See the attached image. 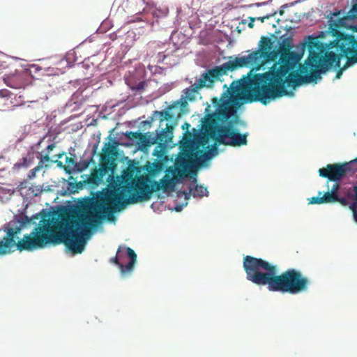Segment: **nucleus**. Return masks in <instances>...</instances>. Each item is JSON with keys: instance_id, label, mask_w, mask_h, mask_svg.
<instances>
[{"instance_id": "obj_1", "label": "nucleus", "mask_w": 357, "mask_h": 357, "mask_svg": "<svg viewBox=\"0 0 357 357\" xmlns=\"http://www.w3.org/2000/svg\"><path fill=\"white\" fill-rule=\"evenodd\" d=\"M148 175L132 177H117L111 187L103 194L99 201L92 202L80 209L73 210L64 220L65 227L60 234L73 232L78 245H82V252L84 249V235L90 232V229L97 227L101 221L107 218L112 220L114 213L123 209L128 204L149 201L153 192L163 190L173 191L181 176L180 170L169 167L160 181L152 180L165 167V163L158 160L146 165Z\"/></svg>"}, {"instance_id": "obj_2", "label": "nucleus", "mask_w": 357, "mask_h": 357, "mask_svg": "<svg viewBox=\"0 0 357 357\" xmlns=\"http://www.w3.org/2000/svg\"><path fill=\"white\" fill-rule=\"evenodd\" d=\"M289 38L282 40L278 50L279 60L264 73L255 74L250 78L252 87L246 95L250 102L266 105L271 100L289 94L288 87L295 89L302 84L317 82L321 79L335 61L340 62V56L327 52L326 43L317 38L309 36L308 56L303 65L299 63L303 53L291 51Z\"/></svg>"}, {"instance_id": "obj_3", "label": "nucleus", "mask_w": 357, "mask_h": 357, "mask_svg": "<svg viewBox=\"0 0 357 357\" xmlns=\"http://www.w3.org/2000/svg\"><path fill=\"white\" fill-rule=\"evenodd\" d=\"M63 222L53 218H42L38 225L29 234H25L22 239H18L17 234L22 230V225H12L11 222L4 225L6 233L3 241H0V255H4L16 247L20 251H33L43 248L47 244L59 245L63 243L66 248L75 254L82 253V245H78L76 238L73 239V232L60 234L57 229L62 228Z\"/></svg>"}, {"instance_id": "obj_4", "label": "nucleus", "mask_w": 357, "mask_h": 357, "mask_svg": "<svg viewBox=\"0 0 357 357\" xmlns=\"http://www.w3.org/2000/svg\"><path fill=\"white\" fill-rule=\"evenodd\" d=\"M243 268L248 280L259 286L267 285L271 291L295 295L306 291L310 284L300 271L289 268L278 274L276 265L261 258L244 257Z\"/></svg>"}, {"instance_id": "obj_5", "label": "nucleus", "mask_w": 357, "mask_h": 357, "mask_svg": "<svg viewBox=\"0 0 357 357\" xmlns=\"http://www.w3.org/2000/svg\"><path fill=\"white\" fill-rule=\"evenodd\" d=\"M250 77L245 79L243 82L240 81L233 82L230 87L227 89L220 98V103L218 105L216 112L208 115L204 121V130L208 134L210 133L209 119H213L218 126H223L219 122H226L234 114V109L232 107V104L235 100L241 98V96L245 93L244 99L246 102H250L246 98V95L249 90L252 89L250 84Z\"/></svg>"}, {"instance_id": "obj_6", "label": "nucleus", "mask_w": 357, "mask_h": 357, "mask_svg": "<svg viewBox=\"0 0 357 357\" xmlns=\"http://www.w3.org/2000/svg\"><path fill=\"white\" fill-rule=\"evenodd\" d=\"M273 43L270 38L261 36L259 43V50L252 52L247 56L236 57L224 63L229 71L235 70L239 68L252 66V71L255 68L259 70L266 61H273L278 58V52L272 50Z\"/></svg>"}, {"instance_id": "obj_7", "label": "nucleus", "mask_w": 357, "mask_h": 357, "mask_svg": "<svg viewBox=\"0 0 357 357\" xmlns=\"http://www.w3.org/2000/svg\"><path fill=\"white\" fill-rule=\"evenodd\" d=\"M337 33L338 35L336 40L326 44V46L327 47V52H333L335 55L340 56L338 66L337 62L335 61L328 70L333 67L340 68L342 58L346 57L347 59L344 66L340 68L336 73L335 78L340 79L342 72L348 66L352 63H357V40L351 35L339 32H337Z\"/></svg>"}, {"instance_id": "obj_8", "label": "nucleus", "mask_w": 357, "mask_h": 357, "mask_svg": "<svg viewBox=\"0 0 357 357\" xmlns=\"http://www.w3.org/2000/svg\"><path fill=\"white\" fill-rule=\"evenodd\" d=\"M210 133L207 135L214 139L219 144L231 146L247 145V134L239 133L237 128L233 127L231 122L223 126H218L213 119H208Z\"/></svg>"}, {"instance_id": "obj_9", "label": "nucleus", "mask_w": 357, "mask_h": 357, "mask_svg": "<svg viewBox=\"0 0 357 357\" xmlns=\"http://www.w3.org/2000/svg\"><path fill=\"white\" fill-rule=\"evenodd\" d=\"M114 150L115 146L111 145L109 143H106L102 148L103 155L100 156V162L99 168H94L91 170L89 175H84L85 178L83 182L87 184L90 188H96L103 182V178L108 174L107 181L113 178V173L116 167L114 161L112 160L109 156Z\"/></svg>"}, {"instance_id": "obj_10", "label": "nucleus", "mask_w": 357, "mask_h": 357, "mask_svg": "<svg viewBox=\"0 0 357 357\" xmlns=\"http://www.w3.org/2000/svg\"><path fill=\"white\" fill-rule=\"evenodd\" d=\"M228 71L225 63L208 70L195 83L185 90V98L190 101L194 100L200 89L212 87L213 84L219 80L221 76L227 75Z\"/></svg>"}, {"instance_id": "obj_11", "label": "nucleus", "mask_w": 357, "mask_h": 357, "mask_svg": "<svg viewBox=\"0 0 357 357\" xmlns=\"http://www.w3.org/2000/svg\"><path fill=\"white\" fill-rule=\"evenodd\" d=\"M357 158L349 162L327 165L326 167L319 169L321 177L326 178L331 181H337L347 174L357 171Z\"/></svg>"}, {"instance_id": "obj_12", "label": "nucleus", "mask_w": 357, "mask_h": 357, "mask_svg": "<svg viewBox=\"0 0 357 357\" xmlns=\"http://www.w3.org/2000/svg\"><path fill=\"white\" fill-rule=\"evenodd\" d=\"M111 261L119 266L121 275L126 277L133 271L137 261V255L130 248L119 246L116 257L111 259Z\"/></svg>"}, {"instance_id": "obj_13", "label": "nucleus", "mask_w": 357, "mask_h": 357, "mask_svg": "<svg viewBox=\"0 0 357 357\" xmlns=\"http://www.w3.org/2000/svg\"><path fill=\"white\" fill-rule=\"evenodd\" d=\"M187 106L186 100L181 98L169 105L165 110L155 111L153 116H159L160 126L162 127L164 121H172L179 117Z\"/></svg>"}, {"instance_id": "obj_14", "label": "nucleus", "mask_w": 357, "mask_h": 357, "mask_svg": "<svg viewBox=\"0 0 357 357\" xmlns=\"http://www.w3.org/2000/svg\"><path fill=\"white\" fill-rule=\"evenodd\" d=\"M173 130L174 126L166 123L165 128H162V126L161 127L160 133L154 134L153 132H146L147 141L146 146H151L156 144H162L168 143L173 137Z\"/></svg>"}, {"instance_id": "obj_15", "label": "nucleus", "mask_w": 357, "mask_h": 357, "mask_svg": "<svg viewBox=\"0 0 357 357\" xmlns=\"http://www.w3.org/2000/svg\"><path fill=\"white\" fill-rule=\"evenodd\" d=\"M217 150L215 146L207 151L199 149L198 146L190 144L188 149L185 151V155L191 163H201L205 160H209L213 155V152Z\"/></svg>"}, {"instance_id": "obj_16", "label": "nucleus", "mask_w": 357, "mask_h": 357, "mask_svg": "<svg viewBox=\"0 0 357 357\" xmlns=\"http://www.w3.org/2000/svg\"><path fill=\"white\" fill-rule=\"evenodd\" d=\"M4 83L13 89H22L26 84V74L21 72H15L3 78Z\"/></svg>"}, {"instance_id": "obj_17", "label": "nucleus", "mask_w": 357, "mask_h": 357, "mask_svg": "<svg viewBox=\"0 0 357 357\" xmlns=\"http://www.w3.org/2000/svg\"><path fill=\"white\" fill-rule=\"evenodd\" d=\"M197 178H193L192 183L189 187V192L183 191L185 199H189L191 195L194 197H202L208 196V190L206 187L196 184Z\"/></svg>"}, {"instance_id": "obj_18", "label": "nucleus", "mask_w": 357, "mask_h": 357, "mask_svg": "<svg viewBox=\"0 0 357 357\" xmlns=\"http://www.w3.org/2000/svg\"><path fill=\"white\" fill-rule=\"evenodd\" d=\"M321 192H319L317 197H313L310 199L309 204H321L324 203H334L337 200V197H335L333 193L329 191L321 195Z\"/></svg>"}, {"instance_id": "obj_19", "label": "nucleus", "mask_w": 357, "mask_h": 357, "mask_svg": "<svg viewBox=\"0 0 357 357\" xmlns=\"http://www.w3.org/2000/svg\"><path fill=\"white\" fill-rule=\"evenodd\" d=\"M77 163L75 159L72 157L66 158V166L64 167V169L66 172L70 173L71 169H76Z\"/></svg>"}, {"instance_id": "obj_20", "label": "nucleus", "mask_w": 357, "mask_h": 357, "mask_svg": "<svg viewBox=\"0 0 357 357\" xmlns=\"http://www.w3.org/2000/svg\"><path fill=\"white\" fill-rule=\"evenodd\" d=\"M93 162V158L91 157L89 159L83 160L79 163H77L76 169L79 172H82L87 169L91 162Z\"/></svg>"}, {"instance_id": "obj_21", "label": "nucleus", "mask_w": 357, "mask_h": 357, "mask_svg": "<svg viewBox=\"0 0 357 357\" xmlns=\"http://www.w3.org/2000/svg\"><path fill=\"white\" fill-rule=\"evenodd\" d=\"M347 196L357 202V185L354 187L352 190L351 188L348 190Z\"/></svg>"}, {"instance_id": "obj_22", "label": "nucleus", "mask_w": 357, "mask_h": 357, "mask_svg": "<svg viewBox=\"0 0 357 357\" xmlns=\"http://www.w3.org/2000/svg\"><path fill=\"white\" fill-rule=\"evenodd\" d=\"M140 134V132L128 131L125 135L129 139H139Z\"/></svg>"}, {"instance_id": "obj_23", "label": "nucleus", "mask_w": 357, "mask_h": 357, "mask_svg": "<svg viewBox=\"0 0 357 357\" xmlns=\"http://www.w3.org/2000/svg\"><path fill=\"white\" fill-rule=\"evenodd\" d=\"M139 143L141 144L142 146L146 147V141H147V133H142L139 135Z\"/></svg>"}, {"instance_id": "obj_24", "label": "nucleus", "mask_w": 357, "mask_h": 357, "mask_svg": "<svg viewBox=\"0 0 357 357\" xmlns=\"http://www.w3.org/2000/svg\"><path fill=\"white\" fill-rule=\"evenodd\" d=\"M29 165V162H28V160L26 158L24 157L22 159V162H17L15 165V167H17V168H21V167H28Z\"/></svg>"}, {"instance_id": "obj_25", "label": "nucleus", "mask_w": 357, "mask_h": 357, "mask_svg": "<svg viewBox=\"0 0 357 357\" xmlns=\"http://www.w3.org/2000/svg\"><path fill=\"white\" fill-rule=\"evenodd\" d=\"M40 171L38 168L35 167L33 169H31L28 174V178L29 179H33L36 177V172Z\"/></svg>"}, {"instance_id": "obj_26", "label": "nucleus", "mask_w": 357, "mask_h": 357, "mask_svg": "<svg viewBox=\"0 0 357 357\" xmlns=\"http://www.w3.org/2000/svg\"><path fill=\"white\" fill-rule=\"evenodd\" d=\"M340 185L338 183H335L333 185L331 190L330 191L331 193H333V195L337 197V191L339 190Z\"/></svg>"}, {"instance_id": "obj_27", "label": "nucleus", "mask_w": 357, "mask_h": 357, "mask_svg": "<svg viewBox=\"0 0 357 357\" xmlns=\"http://www.w3.org/2000/svg\"><path fill=\"white\" fill-rule=\"evenodd\" d=\"M275 14V13H272V14H268L265 16H263V17H255L256 18V20H259L261 22H264L265 20H268L269 18H271L272 16H273Z\"/></svg>"}, {"instance_id": "obj_28", "label": "nucleus", "mask_w": 357, "mask_h": 357, "mask_svg": "<svg viewBox=\"0 0 357 357\" xmlns=\"http://www.w3.org/2000/svg\"><path fill=\"white\" fill-rule=\"evenodd\" d=\"M40 160L36 166L40 170H41L43 167H47L48 165L45 164V162L43 160L39 158Z\"/></svg>"}, {"instance_id": "obj_29", "label": "nucleus", "mask_w": 357, "mask_h": 357, "mask_svg": "<svg viewBox=\"0 0 357 357\" xmlns=\"http://www.w3.org/2000/svg\"><path fill=\"white\" fill-rule=\"evenodd\" d=\"M356 202H357L355 201L354 202L351 204V205L349 206V208L352 211L353 215L356 214L357 213V203Z\"/></svg>"}, {"instance_id": "obj_30", "label": "nucleus", "mask_w": 357, "mask_h": 357, "mask_svg": "<svg viewBox=\"0 0 357 357\" xmlns=\"http://www.w3.org/2000/svg\"><path fill=\"white\" fill-rule=\"evenodd\" d=\"M351 15L353 17H356L357 16V3L354 4L351 9Z\"/></svg>"}, {"instance_id": "obj_31", "label": "nucleus", "mask_w": 357, "mask_h": 357, "mask_svg": "<svg viewBox=\"0 0 357 357\" xmlns=\"http://www.w3.org/2000/svg\"><path fill=\"white\" fill-rule=\"evenodd\" d=\"M336 202H339L343 206H347L348 204V202H347V199L343 198V197L340 198L338 196H337V200L336 201Z\"/></svg>"}, {"instance_id": "obj_32", "label": "nucleus", "mask_w": 357, "mask_h": 357, "mask_svg": "<svg viewBox=\"0 0 357 357\" xmlns=\"http://www.w3.org/2000/svg\"><path fill=\"white\" fill-rule=\"evenodd\" d=\"M248 19L250 20L248 23V27L252 29L255 26L254 22H255L256 18L254 17H249Z\"/></svg>"}, {"instance_id": "obj_33", "label": "nucleus", "mask_w": 357, "mask_h": 357, "mask_svg": "<svg viewBox=\"0 0 357 357\" xmlns=\"http://www.w3.org/2000/svg\"><path fill=\"white\" fill-rule=\"evenodd\" d=\"M55 147H56V145L54 143H52V144H50V145H48L46 149V150H47L46 153H48L50 155L51 151H53L55 149Z\"/></svg>"}, {"instance_id": "obj_34", "label": "nucleus", "mask_w": 357, "mask_h": 357, "mask_svg": "<svg viewBox=\"0 0 357 357\" xmlns=\"http://www.w3.org/2000/svg\"><path fill=\"white\" fill-rule=\"evenodd\" d=\"M41 160H43L45 162H51V159L50 157V155L48 153H46L45 155H40L39 158Z\"/></svg>"}, {"instance_id": "obj_35", "label": "nucleus", "mask_w": 357, "mask_h": 357, "mask_svg": "<svg viewBox=\"0 0 357 357\" xmlns=\"http://www.w3.org/2000/svg\"><path fill=\"white\" fill-rule=\"evenodd\" d=\"M32 221V218H29L28 216H24V218H22V221H20V222L22 223V225H25L26 223H29Z\"/></svg>"}, {"instance_id": "obj_36", "label": "nucleus", "mask_w": 357, "mask_h": 357, "mask_svg": "<svg viewBox=\"0 0 357 357\" xmlns=\"http://www.w3.org/2000/svg\"><path fill=\"white\" fill-rule=\"evenodd\" d=\"M342 19L338 20L337 22H334L333 23L331 24V26H334L335 27H339L342 25Z\"/></svg>"}, {"instance_id": "obj_37", "label": "nucleus", "mask_w": 357, "mask_h": 357, "mask_svg": "<svg viewBox=\"0 0 357 357\" xmlns=\"http://www.w3.org/2000/svg\"><path fill=\"white\" fill-rule=\"evenodd\" d=\"M267 3V2L264 1V2H261V3H252V4H250L249 5V7H252V6H256L257 7H259V6H264Z\"/></svg>"}, {"instance_id": "obj_38", "label": "nucleus", "mask_w": 357, "mask_h": 357, "mask_svg": "<svg viewBox=\"0 0 357 357\" xmlns=\"http://www.w3.org/2000/svg\"><path fill=\"white\" fill-rule=\"evenodd\" d=\"M144 87V82H140L137 86V90H141V89H143Z\"/></svg>"}, {"instance_id": "obj_39", "label": "nucleus", "mask_w": 357, "mask_h": 357, "mask_svg": "<svg viewBox=\"0 0 357 357\" xmlns=\"http://www.w3.org/2000/svg\"><path fill=\"white\" fill-rule=\"evenodd\" d=\"M207 142H208L207 139L203 138V139H202V145L206 144L207 143Z\"/></svg>"}, {"instance_id": "obj_40", "label": "nucleus", "mask_w": 357, "mask_h": 357, "mask_svg": "<svg viewBox=\"0 0 357 357\" xmlns=\"http://www.w3.org/2000/svg\"><path fill=\"white\" fill-rule=\"evenodd\" d=\"M190 126V124H189V123H185V124H183V126H182V127H183V128H186L188 129Z\"/></svg>"}, {"instance_id": "obj_41", "label": "nucleus", "mask_w": 357, "mask_h": 357, "mask_svg": "<svg viewBox=\"0 0 357 357\" xmlns=\"http://www.w3.org/2000/svg\"><path fill=\"white\" fill-rule=\"evenodd\" d=\"M354 217L355 218V220L357 222V213L356 214H354Z\"/></svg>"}, {"instance_id": "obj_42", "label": "nucleus", "mask_w": 357, "mask_h": 357, "mask_svg": "<svg viewBox=\"0 0 357 357\" xmlns=\"http://www.w3.org/2000/svg\"><path fill=\"white\" fill-rule=\"evenodd\" d=\"M339 14H340V12H337V13H334L333 15L334 16H337Z\"/></svg>"}, {"instance_id": "obj_43", "label": "nucleus", "mask_w": 357, "mask_h": 357, "mask_svg": "<svg viewBox=\"0 0 357 357\" xmlns=\"http://www.w3.org/2000/svg\"><path fill=\"white\" fill-rule=\"evenodd\" d=\"M38 215H35V216L33 217V218H34V219H38Z\"/></svg>"}, {"instance_id": "obj_44", "label": "nucleus", "mask_w": 357, "mask_h": 357, "mask_svg": "<svg viewBox=\"0 0 357 357\" xmlns=\"http://www.w3.org/2000/svg\"><path fill=\"white\" fill-rule=\"evenodd\" d=\"M144 123H149V122L147 121H144Z\"/></svg>"}]
</instances>
